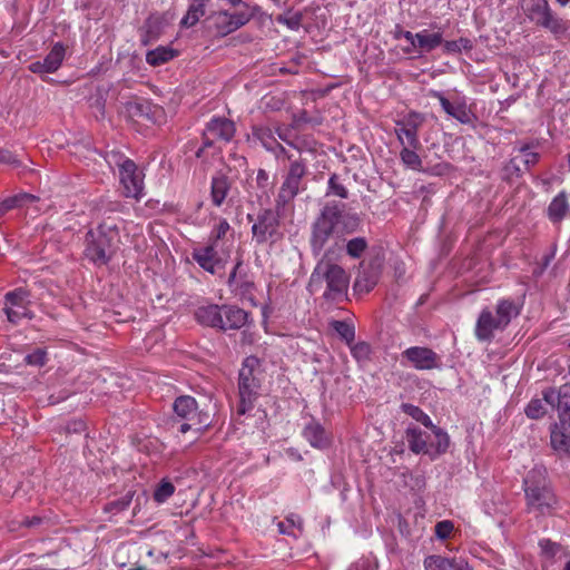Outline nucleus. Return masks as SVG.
<instances>
[{"mask_svg":"<svg viewBox=\"0 0 570 570\" xmlns=\"http://www.w3.org/2000/svg\"><path fill=\"white\" fill-rule=\"evenodd\" d=\"M551 446L561 453L570 455V428L561 426V422L554 423L550 432Z\"/></svg>","mask_w":570,"mask_h":570,"instance_id":"26","label":"nucleus"},{"mask_svg":"<svg viewBox=\"0 0 570 570\" xmlns=\"http://www.w3.org/2000/svg\"><path fill=\"white\" fill-rule=\"evenodd\" d=\"M261 390L259 360L256 356H248L244 360L238 373L237 414L244 415L253 410Z\"/></svg>","mask_w":570,"mask_h":570,"instance_id":"5","label":"nucleus"},{"mask_svg":"<svg viewBox=\"0 0 570 570\" xmlns=\"http://www.w3.org/2000/svg\"><path fill=\"white\" fill-rule=\"evenodd\" d=\"M543 402V397L532 399L524 409L525 415L531 420L542 419L547 413Z\"/></svg>","mask_w":570,"mask_h":570,"instance_id":"50","label":"nucleus"},{"mask_svg":"<svg viewBox=\"0 0 570 570\" xmlns=\"http://www.w3.org/2000/svg\"><path fill=\"white\" fill-rule=\"evenodd\" d=\"M402 355L417 370H433L440 366L438 354L429 347H409Z\"/></svg>","mask_w":570,"mask_h":570,"instance_id":"15","label":"nucleus"},{"mask_svg":"<svg viewBox=\"0 0 570 570\" xmlns=\"http://www.w3.org/2000/svg\"><path fill=\"white\" fill-rule=\"evenodd\" d=\"M394 38L400 39L404 38L406 39L412 48H415V35L407 30H402L400 26H396V30L394 32Z\"/></svg>","mask_w":570,"mask_h":570,"instance_id":"62","label":"nucleus"},{"mask_svg":"<svg viewBox=\"0 0 570 570\" xmlns=\"http://www.w3.org/2000/svg\"><path fill=\"white\" fill-rule=\"evenodd\" d=\"M434 435V441H430L429 458L434 461L442 454L446 453L450 448V436L446 431L435 424L429 429Z\"/></svg>","mask_w":570,"mask_h":570,"instance_id":"25","label":"nucleus"},{"mask_svg":"<svg viewBox=\"0 0 570 570\" xmlns=\"http://www.w3.org/2000/svg\"><path fill=\"white\" fill-rule=\"evenodd\" d=\"M454 529L453 522L450 520H443L435 524V535L441 539L445 540L450 537Z\"/></svg>","mask_w":570,"mask_h":570,"instance_id":"59","label":"nucleus"},{"mask_svg":"<svg viewBox=\"0 0 570 570\" xmlns=\"http://www.w3.org/2000/svg\"><path fill=\"white\" fill-rule=\"evenodd\" d=\"M525 507L529 512L540 515L551 514L559 500L552 480L544 465H534L523 478Z\"/></svg>","mask_w":570,"mask_h":570,"instance_id":"3","label":"nucleus"},{"mask_svg":"<svg viewBox=\"0 0 570 570\" xmlns=\"http://www.w3.org/2000/svg\"><path fill=\"white\" fill-rule=\"evenodd\" d=\"M66 48L61 42H56L48 55L42 59L48 72H56L65 59Z\"/></svg>","mask_w":570,"mask_h":570,"instance_id":"35","label":"nucleus"},{"mask_svg":"<svg viewBox=\"0 0 570 570\" xmlns=\"http://www.w3.org/2000/svg\"><path fill=\"white\" fill-rule=\"evenodd\" d=\"M119 236L116 224L102 222L96 230L90 229L85 237V256L95 265H106L116 250V240Z\"/></svg>","mask_w":570,"mask_h":570,"instance_id":"4","label":"nucleus"},{"mask_svg":"<svg viewBox=\"0 0 570 570\" xmlns=\"http://www.w3.org/2000/svg\"><path fill=\"white\" fill-rule=\"evenodd\" d=\"M24 360L29 365L43 366L47 362V352L42 348H37L26 355Z\"/></svg>","mask_w":570,"mask_h":570,"instance_id":"57","label":"nucleus"},{"mask_svg":"<svg viewBox=\"0 0 570 570\" xmlns=\"http://www.w3.org/2000/svg\"><path fill=\"white\" fill-rule=\"evenodd\" d=\"M277 528L281 534L295 535L293 529L298 528V530L302 531L303 520L298 514L291 513L286 517L285 521L277 523Z\"/></svg>","mask_w":570,"mask_h":570,"instance_id":"45","label":"nucleus"},{"mask_svg":"<svg viewBox=\"0 0 570 570\" xmlns=\"http://www.w3.org/2000/svg\"><path fill=\"white\" fill-rule=\"evenodd\" d=\"M0 164L18 168L22 165V161L17 154L8 149L0 148Z\"/></svg>","mask_w":570,"mask_h":570,"instance_id":"58","label":"nucleus"},{"mask_svg":"<svg viewBox=\"0 0 570 570\" xmlns=\"http://www.w3.org/2000/svg\"><path fill=\"white\" fill-rule=\"evenodd\" d=\"M405 439L409 444V449L414 454H425L429 456L430 434L422 431L416 425H409L405 430Z\"/></svg>","mask_w":570,"mask_h":570,"instance_id":"23","label":"nucleus"},{"mask_svg":"<svg viewBox=\"0 0 570 570\" xmlns=\"http://www.w3.org/2000/svg\"><path fill=\"white\" fill-rule=\"evenodd\" d=\"M178 52L170 47L159 46L146 53V61L150 66H161L174 59Z\"/></svg>","mask_w":570,"mask_h":570,"instance_id":"33","label":"nucleus"},{"mask_svg":"<svg viewBox=\"0 0 570 570\" xmlns=\"http://www.w3.org/2000/svg\"><path fill=\"white\" fill-rule=\"evenodd\" d=\"M232 17V23L234 26V30H238L243 26L249 22L252 19V14L245 12V11H237L234 13H230Z\"/></svg>","mask_w":570,"mask_h":570,"instance_id":"60","label":"nucleus"},{"mask_svg":"<svg viewBox=\"0 0 570 570\" xmlns=\"http://www.w3.org/2000/svg\"><path fill=\"white\" fill-rule=\"evenodd\" d=\"M174 492L175 485L170 481L163 479L156 487L153 498L157 503H164L174 494Z\"/></svg>","mask_w":570,"mask_h":570,"instance_id":"47","label":"nucleus"},{"mask_svg":"<svg viewBox=\"0 0 570 570\" xmlns=\"http://www.w3.org/2000/svg\"><path fill=\"white\" fill-rule=\"evenodd\" d=\"M521 6L525 16L534 24L554 35L564 32L562 19L551 10L547 0H521Z\"/></svg>","mask_w":570,"mask_h":570,"instance_id":"8","label":"nucleus"},{"mask_svg":"<svg viewBox=\"0 0 570 570\" xmlns=\"http://www.w3.org/2000/svg\"><path fill=\"white\" fill-rule=\"evenodd\" d=\"M288 159L291 160V164L286 176L302 181L307 174L305 160L302 158L293 159L291 155L288 156Z\"/></svg>","mask_w":570,"mask_h":570,"instance_id":"48","label":"nucleus"},{"mask_svg":"<svg viewBox=\"0 0 570 570\" xmlns=\"http://www.w3.org/2000/svg\"><path fill=\"white\" fill-rule=\"evenodd\" d=\"M361 225L360 214L346 212L344 203L326 202L309 227L311 253L320 258H341L345 236L356 233Z\"/></svg>","mask_w":570,"mask_h":570,"instance_id":"1","label":"nucleus"},{"mask_svg":"<svg viewBox=\"0 0 570 570\" xmlns=\"http://www.w3.org/2000/svg\"><path fill=\"white\" fill-rule=\"evenodd\" d=\"M302 181L285 176L276 197V207L283 208L291 203L299 193Z\"/></svg>","mask_w":570,"mask_h":570,"instance_id":"27","label":"nucleus"},{"mask_svg":"<svg viewBox=\"0 0 570 570\" xmlns=\"http://www.w3.org/2000/svg\"><path fill=\"white\" fill-rule=\"evenodd\" d=\"M248 222H252V240L257 246H263L267 243L274 244L283 237L281 232V216L277 210L272 208H263L258 210L254 217L247 214Z\"/></svg>","mask_w":570,"mask_h":570,"instance_id":"6","label":"nucleus"},{"mask_svg":"<svg viewBox=\"0 0 570 570\" xmlns=\"http://www.w3.org/2000/svg\"><path fill=\"white\" fill-rule=\"evenodd\" d=\"M199 425L194 424V421H186L181 423L178 428V432L185 434L189 431L194 434V440H197L206 430H198Z\"/></svg>","mask_w":570,"mask_h":570,"instance_id":"61","label":"nucleus"},{"mask_svg":"<svg viewBox=\"0 0 570 570\" xmlns=\"http://www.w3.org/2000/svg\"><path fill=\"white\" fill-rule=\"evenodd\" d=\"M253 287H254V283H252L249 281H243L237 284V286L235 287V289L233 292L240 294V295H246V294L250 293Z\"/></svg>","mask_w":570,"mask_h":570,"instance_id":"64","label":"nucleus"},{"mask_svg":"<svg viewBox=\"0 0 570 570\" xmlns=\"http://www.w3.org/2000/svg\"><path fill=\"white\" fill-rule=\"evenodd\" d=\"M105 159L110 167H117L119 171H121V169L124 168L125 161H132L122 153L117 150H110L106 153Z\"/></svg>","mask_w":570,"mask_h":570,"instance_id":"55","label":"nucleus"},{"mask_svg":"<svg viewBox=\"0 0 570 570\" xmlns=\"http://www.w3.org/2000/svg\"><path fill=\"white\" fill-rule=\"evenodd\" d=\"M521 175L522 170L517 158H511L502 168V179L505 181H511L513 178L521 177Z\"/></svg>","mask_w":570,"mask_h":570,"instance_id":"53","label":"nucleus"},{"mask_svg":"<svg viewBox=\"0 0 570 570\" xmlns=\"http://www.w3.org/2000/svg\"><path fill=\"white\" fill-rule=\"evenodd\" d=\"M193 259L206 272L215 274L216 269L222 266V258L219 257L216 245L209 243L206 246L193 249Z\"/></svg>","mask_w":570,"mask_h":570,"instance_id":"16","label":"nucleus"},{"mask_svg":"<svg viewBox=\"0 0 570 570\" xmlns=\"http://www.w3.org/2000/svg\"><path fill=\"white\" fill-rule=\"evenodd\" d=\"M125 206L119 200H112L107 197L101 198L96 206V209L101 215H107L110 213H120L122 212Z\"/></svg>","mask_w":570,"mask_h":570,"instance_id":"52","label":"nucleus"},{"mask_svg":"<svg viewBox=\"0 0 570 570\" xmlns=\"http://www.w3.org/2000/svg\"><path fill=\"white\" fill-rule=\"evenodd\" d=\"M368 247V243L365 237H354L350 240L344 242V249L351 258H360Z\"/></svg>","mask_w":570,"mask_h":570,"instance_id":"41","label":"nucleus"},{"mask_svg":"<svg viewBox=\"0 0 570 570\" xmlns=\"http://www.w3.org/2000/svg\"><path fill=\"white\" fill-rule=\"evenodd\" d=\"M348 347L351 350L352 356L357 362H366L371 358L372 348L368 343L363 341L357 343L353 342L351 345H348Z\"/></svg>","mask_w":570,"mask_h":570,"instance_id":"49","label":"nucleus"},{"mask_svg":"<svg viewBox=\"0 0 570 570\" xmlns=\"http://www.w3.org/2000/svg\"><path fill=\"white\" fill-rule=\"evenodd\" d=\"M232 187L230 179L222 173H217L212 177L210 198L216 207H220L225 202Z\"/></svg>","mask_w":570,"mask_h":570,"instance_id":"24","label":"nucleus"},{"mask_svg":"<svg viewBox=\"0 0 570 570\" xmlns=\"http://www.w3.org/2000/svg\"><path fill=\"white\" fill-rule=\"evenodd\" d=\"M223 305L218 304H208L199 306L195 311L196 321L207 327H212L215 330L224 328V323L222 318Z\"/></svg>","mask_w":570,"mask_h":570,"instance_id":"21","label":"nucleus"},{"mask_svg":"<svg viewBox=\"0 0 570 570\" xmlns=\"http://www.w3.org/2000/svg\"><path fill=\"white\" fill-rule=\"evenodd\" d=\"M45 522V519L41 517H24L21 521V524H23L27 528H38Z\"/></svg>","mask_w":570,"mask_h":570,"instance_id":"63","label":"nucleus"},{"mask_svg":"<svg viewBox=\"0 0 570 570\" xmlns=\"http://www.w3.org/2000/svg\"><path fill=\"white\" fill-rule=\"evenodd\" d=\"M236 127L233 120L226 117H213L205 126L203 130L202 146L195 153L197 158H203L207 149H213V154L219 151L216 147V142H229L234 138Z\"/></svg>","mask_w":570,"mask_h":570,"instance_id":"7","label":"nucleus"},{"mask_svg":"<svg viewBox=\"0 0 570 570\" xmlns=\"http://www.w3.org/2000/svg\"><path fill=\"white\" fill-rule=\"evenodd\" d=\"M504 324L499 323L498 316H493L492 312L488 308L483 309L475 325V336L480 342H490L493 338L495 330H504Z\"/></svg>","mask_w":570,"mask_h":570,"instance_id":"19","label":"nucleus"},{"mask_svg":"<svg viewBox=\"0 0 570 570\" xmlns=\"http://www.w3.org/2000/svg\"><path fill=\"white\" fill-rule=\"evenodd\" d=\"M340 258H320L313 269L307 288L311 293L324 288L323 298L327 302L341 303L347 298L350 276L336 264Z\"/></svg>","mask_w":570,"mask_h":570,"instance_id":"2","label":"nucleus"},{"mask_svg":"<svg viewBox=\"0 0 570 570\" xmlns=\"http://www.w3.org/2000/svg\"><path fill=\"white\" fill-rule=\"evenodd\" d=\"M35 199H36V197L33 195L21 194V195H16V196L9 197V198L0 202V217L2 215H4L7 212H9L16 207L26 205L28 202H32Z\"/></svg>","mask_w":570,"mask_h":570,"instance_id":"43","label":"nucleus"},{"mask_svg":"<svg viewBox=\"0 0 570 570\" xmlns=\"http://www.w3.org/2000/svg\"><path fill=\"white\" fill-rule=\"evenodd\" d=\"M326 195H334L342 199L348 197L347 188L342 184L341 177L337 174H332L328 178Z\"/></svg>","mask_w":570,"mask_h":570,"instance_id":"46","label":"nucleus"},{"mask_svg":"<svg viewBox=\"0 0 570 570\" xmlns=\"http://www.w3.org/2000/svg\"><path fill=\"white\" fill-rule=\"evenodd\" d=\"M424 568L425 570H472L462 558H445L439 554L426 557Z\"/></svg>","mask_w":570,"mask_h":570,"instance_id":"22","label":"nucleus"},{"mask_svg":"<svg viewBox=\"0 0 570 570\" xmlns=\"http://www.w3.org/2000/svg\"><path fill=\"white\" fill-rule=\"evenodd\" d=\"M252 135L253 138L259 140L263 147L267 150H273L275 146H278L284 150L268 127L254 126L252 129Z\"/></svg>","mask_w":570,"mask_h":570,"instance_id":"38","label":"nucleus"},{"mask_svg":"<svg viewBox=\"0 0 570 570\" xmlns=\"http://www.w3.org/2000/svg\"><path fill=\"white\" fill-rule=\"evenodd\" d=\"M173 409L177 416L186 421H194V424L199 425L198 430H208L213 424L214 413L209 405L200 406L193 396H178L173 404Z\"/></svg>","mask_w":570,"mask_h":570,"instance_id":"9","label":"nucleus"},{"mask_svg":"<svg viewBox=\"0 0 570 570\" xmlns=\"http://www.w3.org/2000/svg\"><path fill=\"white\" fill-rule=\"evenodd\" d=\"M401 410L428 429H431L434 425L430 416L416 405L410 403H402Z\"/></svg>","mask_w":570,"mask_h":570,"instance_id":"42","label":"nucleus"},{"mask_svg":"<svg viewBox=\"0 0 570 570\" xmlns=\"http://www.w3.org/2000/svg\"><path fill=\"white\" fill-rule=\"evenodd\" d=\"M303 438L317 450H325L331 445V434L315 419H312L303 429Z\"/></svg>","mask_w":570,"mask_h":570,"instance_id":"17","label":"nucleus"},{"mask_svg":"<svg viewBox=\"0 0 570 570\" xmlns=\"http://www.w3.org/2000/svg\"><path fill=\"white\" fill-rule=\"evenodd\" d=\"M380 277V264L371 262L367 265H361V271L354 282V289L360 293H368L375 287Z\"/></svg>","mask_w":570,"mask_h":570,"instance_id":"20","label":"nucleus"},{"mask_svg":"<svg viewBox=\"0 0 570 570\" xmlns=\"http://www.w3.org/2000/svg\"><path fill=\"white\" fill-rule=\"evenodd\" d=\"M163 22L159 17L149 16L140 29V42L148 46L157 40L161 33Z\"/></svg>","mask_w":570,"mask_h":570,"instance_id":"28","label":"nucleus"},{"mask_svg":"<svg viewBox=\"0 0 570 570\" xmlns=\"http://www.w3.org/2000/svg\"><path fill=\"white\" fill-rule=\"evenodd\" d=\"M134 495L135 491L128 490L122 497L106 503L104 511L114 514L125 511L130 505Z\"/></svg>","mask_w":570,"mask_h":570,"instance_id":"40","label":"nucleus"},{"mask_svg":"<svg viewBox=\"0 0 570 570\" xmlns=\"http://www.w3.org/2000/svg\"><path fill=\"white\" fill-rule=\"evenodd\" d=\"M443 43L442 33H429L426 30L415 33V48L430 52Z\"/></svg>","mask_w":570,"mask_h":570,"instance_id":"34","label":"nucleus"},{"mask_svg":"<svg viewBox=\"0 0 570 570\" xmlns=\"http://www.w3.org/2000/svg\"><path fill=\"white\" fill-rule=\"evenodd\" d=\"M4 301L3 312L10 323L19 324L23 318H32L33 315L29 309L30 292L26 287H18L8 292L4 295Z\"/></svg>","mask_w":570,"mask_h":570,"instance_id":"11","label":"nucleus"},{"mask_svg":"<svg viewBox=\"0 0 570 570\" xmlns=\"http://www.w3.org/2000/svg\"><path fill=\"white\" fill-rule=\"evenodd\" d=\"M520 314V309L517 304L511 299H501L497 305V316L500 324H504L507 327L513 317Z\"/></svg>","mask_w":570,"mask_h":570,"instance_id":"36","label":"nucleus"},{"mask_svg":"<svg viewBox=\"0 0 570 570\" xmlns=\"http://www.w3.org/2000/svg\"><path fill=\"white\" fill-rule=\"evenodd\" d=\"M425 120L424 115L411 111L404 117L395 120L394 132L401 146L422 148L419 131Z\"/></svg>","mask_w":570,"mask_h":570,"instance_id":"10","label":"nucleus"},{"mask_svg":"<svg viewBox=\"0 0 570 570\" xmlns=\"http://www.w3.org/2000/svg\"><path fill=\"white\" fill-rule=\"evenodd\" d=\"M539 547L541 549L542 556L549 559L554 558L563 549V547L560 543L553 542L550 539L540 540Z\"/></svg>","mask_w":570,"mask_h":570,"instance_id":"54","label":"nucleus"},{"mask_svg":"<svg viewBox=\"0 0 570 570\" xmlns=\"http://www.w3.org/2000/svg\"><path fill=\"white\" fill-rule=\"evenodd\" d=\"M569 209L567 196L563 191L559 193L548 206V217L553 223L561 222Z\"/></svg>","mask_w":570,"mask_h":570,"instance_id":"32","label":"nucleus"},{"mask_svg":"<svg viewBox=\"0 0 570 570\" xmlns=\"http://www.w3.org/2000/svg\"><path fill=\"white\" fill-rule=\"evenodd\" d=\"M433 97L438 98L442 109L451 117L463 125L475 128L478 121L476 115L466 106L465 102L453 104L444 97L442 92L433 91Z\"/></svg>","mask_w":570,"mask_h":570,"instance_id":"14","label":"nucleus"},{"mask_svg":"<svg viewBox=\"0 0 570 570\" xmlns=\"http://www.w3.org/2000/svg\"><path fill=\"white\" fill-rule=\"evenodd\" d=\"M332 330L347 344L351 345L355 340V326L348 321H332L330 323Z\"/></svg>","mask_w":570,"mask_h":570,"instance_id":"39","label":"nucleus"},{"mask_svg":"<svg viewBox=\"0 0 570 570\" xmlns=\"http://www.w3.org/2000/svg\"><path fill=\"white\" fill-rule=\"evenodd\" d=\"M229 229H230L229 223L225 218H222L210 233V237H209L210 243H214L216 245V243L219 239H222L226 236V234L228 233Z\"/></svg>","mask_w":570,"mask_h":570,"instance_id":"56","label":"nucleus"},{"mask_svg":"<svg viewBox=\"0 0 570 570\" xmlns=\"http://www.w3.org/2000/svg\"><path fill=\"white\" fill-rule=\"evenodd\" d=\"M128 110L134 117L144 118L146 120L156 121V116L160 111L159 108L149 100L139 99L128 105Z\"/></svg>","mask_w":570,"mask_h":570,"instance_id":"29","label":"nucleus"},{"mask_svg":"<svg viewBox=\"0 0 570 570\" xmlns=\"http://www.w3.org/2000/svg\"><path fill=\"white\" fill-rule=\"evenodd\" d=\"M120 184L124 188V195L135 199H140L144 190V174L138 169L135 161H125V166L119 171Z\"/></svg>","mask_w":570,"mask_h":570,"instance_id":"13","label":"nucleus"},{"mask_svg":"<svg viewBox=\"0 0 570 570\" xmlns=\"http://www.w3.org/2000/svg\"><path fill=\"white\" fill-rule=\"evenodd\" d=\"M222 318L224 328L220 331H237L249 323V313L237 305L223 304Z\"/></svg>","mask_w":570,"mask_h":570,"instance_id":"18","label":"nucleus"},{"mask_svg":"<svg viewBox=\"0 0 570 570\" xmlns=\"http://www.w3.org/2000/svg\"><path fill=\"white\" fill-rule=\"evenodd\" d=\"M208 21H212L213 27L216 31V35L219 37H226L229 33L234 32V26L232 23L230 13L226 10H220L218 12H213L208 18Z\"/></svg>","mask_w":570,"mask_h":570,"instance_id":"31","label":"nucleus"},{"mask_svg":"<svg viewBox=\"0 0 570 570\" xmlns=\"http://www.w3.org/2000/svg\"><path fill=\"white\" fill-rule=\"evenodd\" d=\"M443 48L446 53H460L462 50L470 51L473 42L469 38L461 37L458 40L445 41Z\"/></svg>","mask_w":570,"mask_h":570,"instance_id":"51","label":"nucleus"},{"mask_svg":"<svg viewBox=\"0 0 570 570\" xmlns=\"http://www.w3.org/2000/svg\"><path fill=\"white\" fill-rule=\"evenodd\" d=\"M543 400L558 412V419L561 426L570 428V383H564L560 387H548L542 391Z\"/></svg>","mask_w":570,"mask_h":570,"instance_id":"12","label":"nucleus"},{"mask_svg":"<svg viewBox=\"0 0 570 570\" xmlns=\"http://www.w3.org/2000/svg\"><path fill=\"white\" fill-rule=\"evenodd\" d=\"M208 2L209 0H189L188 10L180 20V26L185 28L194 27L205 16Z\"/></svg>","mask_w":570,"mask_h":570,"instance_id":"30","label":"nucleus"},{"mask_svg":"<svg viewBox=\"0 0 570 570\" xmlns=\"http://www.w3.org/2000/svg\"><path fill=\"white\" fill-rule=\"evenodd\" d=\"M276 21L291 30L297 31L302 26L303 13L301 11L288 10L283 14H278Z\"/></svg>","mask_w":570,"mask_h":570,"instance_id":"44","label":"nucleus"},{"mask_svg":"<svg viewBox=\"0 0 570 570\" xmlns=\"http://www.w3.org/2000/svg\"><path fill=\"white\" fill-rule=\"evenodd\" d=\"M421 148H414L409 146H402L400 150V159L402 164L412 170L423 171V163L417 154Z\"/></svg>","mask_w":570,"mask_h":570,"instance_id":"37","label":"nucleus"}]
</instances>
